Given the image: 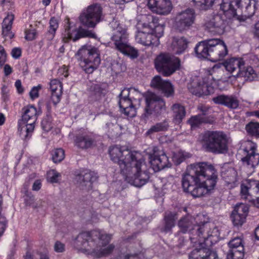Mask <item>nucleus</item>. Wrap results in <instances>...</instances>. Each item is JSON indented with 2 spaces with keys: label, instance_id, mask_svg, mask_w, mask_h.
<instances>
[{
  "label": "nucleus",
  "instance_id": "36",
  "mask_svg": "<svg viewBox=\"0 0 259 259\" xmlns=\"http://www.w3.org/2000/svg\"><path fill=\"white\" fill-rule=\"evenodd\" d=\"M13 14H8L3 20L2 23V34L6 39H11L14 37V34L11 31L12 26L14 21Z\"/></svg>",
  "mask_w": 259,
  "mask_h": 259
},
{
  "label": "nucleus",
  "instance_id": "35",
  "mask_svg": "<svg viewBox=\"0 0 259 259\" xmlns=\"http://www.w3.org/2000/svg\"><path fill=\"white\" fill-rule=\"evenodd\" d=\"M177 219L178 216L176 212H165L163 218L164 225L162 228V231L166 233L171 232L172 228L175 226Z\"/></svg>",
  "mask_w": 259,
  "mask_h": 259
},
{
  "label": "nucleus",
  "instance_id": "57",
  "mask_svg": "<svg viewBox=\"0 0 259 259\" xmlns=\"http://www.w3.org/2000/svg\"><path fill=\"white\" fill-rule=\"evenodd\" d=\"M54 248L55 251L58 253L63 252L65 251V245L59 241L55 242Z\"/></svg>",
  "mask_w": 259,
  "mask_h": 259
},
{
  "label": "nucleus",
  "instance_id": "52",
  "mask_svg": "<svg viewBox=\"0 0 259 259\" xmlns=\"http://www.w3.org/2000/svg\"><path fill=\"white\" fill-rule=\"evenodd\" d=\"M60 174L54 170L49 172L48 176V180L52 183H57Z\"/></svg>",
  "mask_w": 259,
  "mask_h": 259
},
{
  "label": "nucleus",
  "instance_id": "1",
  "mask_svg": "<svg viewBox=\"0 0 259 259\" xmlns=\"http://www.w3.org/2000/svg\"><path fill=\"white\" fill-rule=\"evenodd\" d=\"M109 153L111 160L119 165L121 174L128 183L141 187L148 182L150 172L140 153L119 145L110 147Z\"/></svg>",
  "mask_w": 259,
  "mask_h": 259
},
{
  "label": "nucleus",
  "instance_id": "53",
  "mask_svg": "<svg viewBox=\"0 0 259 259\" xmlns=\"http://www.w3.org/2000/svg\"><path fill=\"white\" fill-rule=\"evenodd\" d=\"M42 85L38 84L37 86L33 87L30 92H29V95L32 99H34L38 97L39 91L41 89Z\"/></svg>",
  "mask_w": 259,
  "mask_h": 259
},
{
  "label": "nucleus",
  "instance_id": "7",
  "mask_svg": "<svg viewBox=\"0 0 259 259\" xmlns=\"http://www.w3.org/2000/svg\"><path fill=\"white\" fill-rule=\"evenodd\" d=\"M22 111L21 120L18 122V130L21 138L27 141L31 138L34 132L39 112L34 106L31 105L24 106Z\"/></svg>",
  "mask_w": 259,
  "mask_h": 259
},
{
  "label": "nucleus",
  "instance_id": "34",
  "mask_svg": "<svg viewBox=\"0 0 259 259\" xmlns=\"http://www.w3.org/2000/svg\"><path fill=\"white\" fill-rule=\"evenodd\" d=\"M194 223V218L190 214H187L179 221L178 226L182 232L183 233L188 232L190 234L189 236H192V229L197 225L195 224Z\"/></svg>",
  "mask_w": 259,
  "mask_h": 259
},
{
  "label": "nucleus",
  "instance_id": "16",
  "mask_svg": "<svg viewBox=\"0 0 259 259\" xmlns=\"http://www.w3.org/2000/svg\"><path fill=\"white\" fill-rule=\"evenodd\" d=\"M137 32L136 35V41L144 46H157V38L154 36L149 29H148L147 22H144L141 19L136 25Z\"/></svg>",
  "mask_w": 259,
  "mask_h": 259
},
{
  "label": "nucleus",
  "instance_id": "64",
  "mask_svg": "<svg viewBox=\"0 0 259 259\" xmlns=\"http://www.w3.org/2000/svg\"><path fill=\"white\" fill-rule=\"evenodd\" d=\"M253 33L255 37L259 38V20L254 25Z\"/></svg>",
  "mask_w": 259,
  "mask_h": 259
},
{
  "label": "nucleus",
  "instance_id": "60",
  "mask_svg": "<svg viewBox=\"0 0 259 259\" xmlns=\"http://www.w3.org/2000/svg\"><path fill=\"white\" fill-rule=\"evenodd\" d=\"M36 32L34 30H29L26 31L25 38L28 40H32L35 38Z\"/></svg>",
  "mask_w": 259,
  "mask_h": 259
},
{
  "label": "nucleus",
  "instance_id": "17",
  "mask_svg": "<svg viewBox=\"0 0 259 259\" xmlns=\"http://www.w3.org/2000/svg\"><path fill=\"white\" fill-rule=\"evenodd\" d=\"M256 145L255 143L247 141L245 143V147L242 149L243 154L244 155L241 158V161L248 168L252 169L259 163V154L256 153Z\"/></svg>",
  "mask_w": 259,
  "mask_h": 259
},
{
  "label": "nucleus",
  "instance_id": "43",
  "mask_svg": "<svg viewBox=\"0 0 259 259\" xmlns=\"http://www.w3.org/2000/svg\"><path fill=\"white\" fill-rule=\"evenodd\" d=\"M245 129L247 133L252 136H259V123L251 121L246 124Z\"/></svg>",
  "mask_w": 259,
  "mask_h": 259
},
{
  "label": "nucleus",
  "instance_id": "40",
  "mask_svg": "<svg viewBox=\"0 0 259 259\" xmlns=\"http://www.w3.org/2000/svg\"><path fill=\"white\" fill-rule=\"evenodd\" d=\"M168 127L167 121L164 120L162 122H158L151 127L146 132V135L150 136L154 133L165 131Z\"/></svg>",
  "mask_w": 259,
  "mask_h": 259
},
{
  "label": "nucleus",
  "instance_id": "6",
  "mask_svg": "<svg viewBox=\"0 0 259 259\" xmlns=\"http://www.w3.org/2000/svg\"><path fill=\"white\" fill-rule=\"evenodd\" d=\"M220 236L219 228L212 224L206 222L195 225L192 229V236L189 238L193 243L198 241L199 244L208 247L215 244L219 240Z\"/></svg>",
  "mask_w": 259,
  "mask_h": 259
},
{
  "label": "nucleus",
  "instance_id": "61",
  "mask_svg": "<svg viewBox=\"0 0 259 259\" xmlns=\"http://www.w3.org/2000/svg\"><path fill=\"white\" fill-rule=\"evenodd\" d=\"M11 55L14 58L18 59L21 55V50L19 48H15L12 50Z\"/></svg>",
  "mask_w": 259,
  "mask_h": 259
},
{
  "label": "nucleus",
  "instance_id": "54",
  "mask_svg": "<svg viewBox=\"0 0 259 259\" xmlns=\"http://www.w3.org/2000/svg\"><path fill=\"white\" fill-rule=\"evenodd\" d=\"M105 90H104L100 85L96 84L94 88V92L97 98H100L105 94Z\"/></svg>",
  "mask_w": 259,
  "mask_h": 259
},
{
  "label": "nucleus",
  "instance_id": "28",
  "mask_svg": "<svg viewBox=\"0 0 259 259\" xmlns=\"http://www.w3.org/2000/svg\"><path fill=\"white\" fill-rule=\"evenodd\" d=\"M241 195L246 199L249 196L259 194V181L253 179L247 180L241 185Z\"/></svg>",
  "mask_w": 259,
  "mask_h": 259
},
{
  "label": "nucleus",
  "instance_id": "24",
  "mask_svg": "<svg viewBox=\"0 0 259 259\" xmlns=\"http://www.w3.org/2000/svg\"><path fill=\"white\" fill-rule=\"evenodd\" d=\"M142 19L143 21L147 22L148 29L154 34V37L157 38L158 44L159 38L163 34L164 26L158 23V20L157 18L150 15H143Z\"/></svg>",
  "mask_w": 259,
  "mask_h": 259
},
{
  "label": "nucleus",
  "instance_id": "12",
  "mask_svg": "<svg viewBox=\"0 0 259 259\" xmlns=\"http://www.w3.org/2000/svg\"><path fill=\"white\" fill-rule=\"evenodd\" d=\"M215 84V80L210 74L204 77L195 76L189 84L188 89L197 96H207L214 92Z\"/></svg>",
  "mask_w": 259,
  "mask_h": 259
},
{
  "label": "nucleus",
  "instance_id": "62",
  "mask_svg": "<svg viewBox=\"0 0 259 259\" xmlns=\"http://www.w3.org/2000/svg\"><path fill=\"white\" fill-rule=\"evenodd\" d=\"M15 86L17 89V92L19 94H21L23 93L24 89L22 85L21 81L20 80L18 79L16 81L15 83Z\"/></svg>",
  "mask_w": 259,
  "mask_h": 259
},
{
  "label": "nucleus",
  "instance_id": "30",
  "mask_svg": "<svg viewBox=\"0 0 259 259\" xmlns=\"http://www.w3.org/2000/svg\"><path fill=\"white\" fill-rule=\"evenodd\" d=\"M118 104L121 113L124 115L130 118L134 117L136 115L137 110L131 98H120Z\"/></svg>",
  "mask_w": 259,
  "mask_h": 259
},
{
  "label": "nucleus",
  "instance_id": "9",
  "mask_svg": "<svg viewBox=\"0 0 259 259\" xmlns=\"http://www.w3.org/2000/svg\"><path fill=\"white\" fill-rule=\"evenodd\" d=\"M80 66L87 73H92L100 64V52L91 45L82 46L77 52Z\"/></svg>",
  "mask_w": 259,
  "mask_h": 259
},
{
  "label": "nucleus",
  "instance_id": "44",
  "mask_svg": "<svg viewBox=\"0 0 259 259\" xmlns=\"http://www.w3.org/2000/svg\"><path fill=\"white\" fill-rule=\"evenodd\" d=\"M51 155L53 162L54 163H58L64 159L65 152L62 148H57L52 151Z\"/></svg>",
  "mask_w": 259,
  "mask_h": 259
},
{
  "label": "nucleus",
  "instance_id": "38",
  "mask_svg": "<svg viewBox=\"0 0 259 259\" xmlns=\"http://www.w3.org/2000/svg\"><path fill=\"white\" fill-rule=\"evenodd\" d=\"M174 122L180 124L186 116V110L184 106L180 104H175L171 107Z\"/></svg>",
  "mask_w": 259,
  "mask_h": 259
},
{
  "label": "nucleus",
  "instance_id": "32",
  "mask_svg": "<svg viewBox=\"0 0 259 259\" xmlns=\"http://www.w3.org/2000/svg\"><path fill=\"white\" fill-rule=\"evenodd\" d=\"M221 177L224 180L226 185L229 188H233L236 186L238 178L237 172L235 168H223L221 171Z\"/></svg>",
  "mask_w": 259,
  "mask_h": 259
},
{
  "label": "nucleus",
  "instance_id": "21",
  "mask_svg": "<svg viewBox=\"0 0 259 259\" xmlns=\"http://www.w3.org/2000/svg\"><path fill=\"white\" fill-rule=\"evenodd\" d=\"M148 6L153 12L160 15H167L172 6L169 0H148Z\"/></svg>",
  "mask_w": 259,
  "mask_h": 259
},
{
  "label": "nucleus",
  "instance_id": "4",
  "mask_svg": "<svg viewBox=\"0 0 259 259\" xmlns=\"http://www.w3.org/2000/svg\"><path fill=\"white\" fill-rule=\"evenodd\" d=\"M194 50L198 58L206 59L211 62L223 60L228 53L226 44L219 38L201 41L196 45Z\"/></svg>",
  "mask_w": 259,
  "mask_h": 259
},
{
  "label": "nucleus",
  "instance_id": "18",
  "mask_svg": "<svg viewBox=\"0 0 259 259\" xmlns=\"http://www.w3.org/2000/svg\"><path fill=\"white\" fill-rule=\"evenodd\" d=\"M205 26L210 32L223 34L226 27L223 15L218 13L210 15L206 20Z\"/></svg>",
  "mask_w": 259,
  "mask_h": 259
},
{
  "label": "nucleus",
  "instance_id": "33",
  "mask_svg": "<svg viewBox=\"0 0 259 259\" xmlns=\"http://www.w3.org/2000/svg\"><path fill=\"white\" fill-rule=\"evenodd\" d=\"M95 143V139L91 134L82 133L77 135L74 139L75 145L82 149L92 147Z\"/></svg>",
  "mask_w": 259,
  "mask_h": 259
},
{
  "label": "nucleus",
  "instance_id": "2",
  "mask_svg": "<svg viewBox=\"0 0 259 259\" xmlns=\"http://www.w3.org/2000/svg\"><path fill=\"white\" fill-rule=\"evenodd\" d=\"M189 173L182 177V185L185 192L194 197H200L213 189L218 179L216 170L206 162L193 163Z\"/></svg>",
  "mask_w": 259,
  "mask_h": 259
},
{
  "label": "nucleus",
  "instance_id": "48",
  "mask_svg": "<svg viewBox=\"0 0 259 259\" xmlns=\"http://www.w3.org/2000/svg\"><path fill=\"white\" fill-rule=\"evenodd\" d=\"M50 85L52 93L58 92L60 90V92H62V85L59 80L57 79H54L51 80L50 83Z\"/></svg>",
  "mask_w": 259,
  "mask_h": 259
},
{
  "label": "nucleus",
  "instance_id": "26",
  "mask_svg": "<svg viewBox=\"0 0 259 259\" xmlns=\"http://www.w3.org/2000/svg\"><path fill=\"white\" fill-rule=\"evenodd\" d=\"M201 114L191 117L189 122L192 126H196L202 123L212 124L215 119L213 116L209 115V109L205 107L199 108Z\"/></svg>",
  "mask_w": 259,
  "mask_h": 259
},
{
  "label": "nucleus",
  "instance_id": "31",
  "mask_svg": "<svg viewBox=\"0 0 259 259\" xmlns=\"http://www.w3.org/2000/svg\"><path fill=\"white\" fill-rule=\"evenodd\" d=\"M97 179L98 176L96 172L87 170L84 174H81L78 176L81 189L85 190H91L93 183Z\"/></svg>",
  "mask_w": 259,
  "mask_h": 259
},
{
  "label": "nucleus",
  "instance_id": "25",
  "mask_svg": "<svg viewBox=\"0 0 259 259\" xmlns=\"http://www.w3.org/2000/svg\"><path fill=\"white\" fill-rule=\"evenodd\" d=\"M244 64V61L242 58H231L226 60L222 64L219 63L214 65L212 69L215 71L223 65L227 71L232 73L236 70L239 72Z\"/></svg>",
  "mask_w": 259,
  "mask_h": 259
},
{
  "label": "nucleus",
  "instance_id": "14",
  "mask_svg": "<svg viewBox=\"0 0 259 259\" xmlns=\"http://www.w3.org/2000/svg\"><path fill=\"white\" fill-rule=\"evenodd\" d=\"M102 20V8L94 4L88 7L79 16L80 23L88 28H94Z\"/></svg>",
  "mask_w": 259,
  "mask_h": 259
},
{
  "label": "nucleus",
  "instance_id": "42",
  "mask_svg": "<svg viewBox=\"0 0 259 259\" xmlns=\"http://www.w3.org/2000/svg\"><path fill=\"white\" fill-rule=\"evenodd\" d=\"M190 157V154L187 152L183 151H180L173 154L172 159L176 165H179L184 161L187 158Z\"/></svg>",
  "mask_w": 259,
  "mask_h": 259
},
{
  "label": "nucleus",
  "instance_id": "23",
  "mask_svg": "<svg viewBox=\"0 0 259 259\" xmlns=\"http://www.w3.org/2000/svg\"><path fill=\"white\" fill-rule=\"evenodd\" d=\"M248 212V207L243 204L236 205L231 215L234 226L240 227L245 222Z\"/></svg>",
  "mask_w": 259,
  "mask_h": 259
},
{
  "label": "nucleus",
  "instance_id": "11",
  "mask_svg": "<svg viewBox=\"0 0 259 259\" xmlns=\"http://www.w3.org/2000/svg\"><path fill=\"white\" fill-rule=\"evenodd\" d=\"M154 64L158 72L164 76H169L179 69L180 60L169 53H161L155 58Z\"/></svg>",
  "mask_w": 259,
  "mask_h": 259
},
{
  "label": "nucleus",
  "instance_id": "58",
  "mask_svg": "<svg viewBox=\"0 0 259 259\" xmlns=\"http://www.w3.org/2000/svg\"><path fill=\"white\" fill-rule=\"evenodd\" d=\"M7 55L3 47L0 46V66H2L6 61Z\"/></svg>",
  "mask_w": 259,
  "mask_h": 259
},
{
  "label": "nucleus",
  "instance_id": "41",
  "mask_svg": "<svg viewBox=\"0 0 259 259\" xmlns=\"http://www.w3.org/2000/svg\"><path fill=\"white\" fill-rule=\"evenodd\" d=\"M49 24V29L48 32L49 38L50 39H53L59 27V20L54 17H52L50 20Z\"/></svg>",
  "mask_w": 259,
  "mask_h": 259
},
{
  "label": "nucleus",
  "instance_id": "29",
  "mask_svg": "<svg viewBox=\"0 0 259 259\" xmlns=\"http://www.w3.org/2000/svg\"><path fill=\"white\" fill-rule=\"evenodd\" d=\"M212 101L215 104L224 105L231 109H236L239 105L237 98L233 96L221 95L213 98Z\"/></svg>",
  "mask_w": 259,
  "mask_h": 259
},
{
  "label": "nucleus",
  "instance_id": "22",
  "mask_svg": "<svg viewBox=\"0 0 259 259\" xmlns=\"http://www.w3.org/2000/svg\"><path fill=\"white\" fill-rule=\"evenodd\" d=\"M151 86L161 92L166 97L172 96L174 93L171 82L168 80H163L159 75L153 78L151 81Z\"/></svg>",
  "mask_w": 259,
  "mask_h": 259
},
{
  "label": "nucleus",
  "instance_id": "27",
  "mask_svg": "<svg viewBox=\"0 0 259 259\" xmlns=\"http://www.w3.org/2000/svg\"><path fill=\"white\" fill-rule=\"evenodd\" d=\"M217 257L215 251L204 247L202 243L199 244L198 247L193 249L189 255V259H215Z\"/></svg>",
  "mask_w": 259,
  "mask_h": 259
},
{
  "label": "nucleus",
  "instance_id": "49",
  "mask_svg": "<svg viewBox=\"0 0 259 259\" xmlns=\"http://www.w3.org/2000/svg\"><path fill=\"white\" fill-rule=\"evenodd\" d=\"M41 125L44 131L47 132L50 131L53 127L51 117L47 116L44 118L41 121Z\"/></svg>",
  "mask_w": 259,
  "mask_h": 259
},
{
  "label": "nucleus",
  "instance_id": "5",
  "mask_svg": "<svg viewBox=\"0 0 259 259\" xmlns=\"http://www.w3.org/2000/svg\"><path fill=\"white\" fill-rule=\"evenodd\" d=\"M200 137L202 147L205 151L213 154L227 152L228 138L224 132L206 131L201 135Z\"/></svg>",
  "mask_w": 259,
  "mask_h": 259
},
{
  "label": "nucleus",
  "instance_id": "45",
  "mask_svg": "<svg viewBox=\"0 0 259 259\" xmlns=\"http://www.w3.org/2000/svg\"><path fill=\"white\" fill-rule=\"evenodd\" d=\"M230 250H239L244 251V246L242 244V240L237 237L232 239L228 243Z\"/></svg>",
  "mask_w": 259,
  "mask_h": 259
},
{
  "label": "nucleus",
  "instance_id": "56",
  "mask_svg": "<svg viewBox=\"0 0 259 259\" xmlns=\"http://www.w3.org/2000/svg\"><path fill=\"white\" fill-rule=\"evenodd\" d=\"M7 227V221L5 217H0V238L3 236Z\"/></svg>",
  "mask_w": 259,
  "mask_h": 259
},
{
  "label": "nucleus",
  "instance_id": "8",
  "mask_svg": "<svg viewBox=\"0 0 259 259\" xmlns=\"http://www.w3.org/2000/svg\"><path fill=\"white\" fill-rule=\"evenodd\" d=\"M116 23L117 22L113 21L110 24L115 30L111 39L114 42L115 49L132 59L137 58L139 55L138 51L129 44L126 30L120 26L118 23L115 28V25Z\"/></svg>",
  "mask_w": 259,
  "mask_h": 259
},
{
  "label": "nucleus",
  "instance_id": "39",
  "mask_svg": "<svg viewBox=\"0 0 259 259\" xmlns=\"http://www.w3.org/2000/svg\"><path fill=\"white\" fill-rule=\"evenodd\" d=\"M236 75L238 77H243L246 80L252 81L256 77L257 74L253 68L250 66H243L239 72H237Z\"/></svg>",
  "mask_w": 259,
  "mask_h": 259
},
{
  "label": "nucleus",
  "instance_id": "59",
  "mask_svg": "<svg viewBox=\"0 0 259 259\" xmlns=\"http://www.w3.org/2000/svg\"><path fill=\"white\" fill-rule=\"evenodd\" d=\"M58 74L59 76H62V78L63 77H67L68 76V69L66 66H63L60 68L58 70Z\"/></svg>",
  "mask_w": 259,
  "mask_h": 259
},
{
  "label": "nucleus",
  "instance_id": "13",
  "mask_svg": "<svg viewBox=\"0 0 259 259\" xmlns=\"http://www.w3.org/2000/svg\"><path fill=\"white\" fill-rule=\"evenodd\" d=\"M146 106L141 118L147 121L153 116H158L166 111L165 102L160 97L153 93H148L145 96Z\"/></svg>",
  "mask_w": 259,
  "mask_h": 259
},
{
  "label": "nucleus",
  "instance_id": "37",
  "mask_svg": "<svg viewBox=\"0 0 259 259\" xmlns=\"http://www.w3.org/2000/svg\"><path fill=\"white\" fill-rule=\"evenodd\" d=\"M188 41L184 37H174L171 44L173 52L180 55L184 52L187 48Z\"/></svg>",
  "mask_w": 259,
  "mask_h": 259
},
{
  "label": "nucleus",
  "instance_id": "47",
  "mask_svg": "<svg viewBox=\"0 0 259 259\" xmlns=\"http://www.w3.org/2000/svg\"><path fill=\"white\" fill-rule=\"evenodd\" d=\"M244 255V251L229 250L227 255V259H243Z\"/></svg>",
  "mask_w": 259,
  "mask_h": 259
},
{
  "label": "nucleus",
  "instance_id": "10",
  "mask_svg": "<svg viewBox=\"0 0 259 259\" xmlns=\"http://www.w3.org/2000/svg\"><path fill=\"white\" fill-rule=\"evenodd\" d=\"M246 5L245 12L248 17L252 16L255 11L257 2L255 0H243ZM243 6L242 0H222L221 9L224 15L231 19L237 16V9Z\"/></svg>",
  "mask_w": 259,
  "mask_h": 259
},
{
  "label": "nucleus",
  "instance_id": "63",
  "mask_svg": "<svg viewBox=\"0 0 259 259\" xmlns=\"http://www.w3.org/2000/svg\"><path fill=\"white\" fill-rule=\"evenodd\" d=\"M130 92L129 89H124L119 95V99L129 98Z\"/></svg>",
  "mask_w": 259,
  "mask_h": 259
},
{
  "label": "nucleus",
  "instance_id": "50",
  "mask_svg": "<svg viewBox=\"0 0 259 259\" xmlns=\"http://www.w3.org/2000/svg\"><path fill=\"white\" fill-rule=\"evenodd\" d=\"M1 94L2 100L6 103L8 102L10 100V90L6 85L2 86Z\"/></svg>",
  "mask_w": 259,
  "mask_h": 259
},
{
  "label": "nucleus",
  "instance_id": "19",
  "mask_svg": "<svg viewBox=\"0 0 259 259\" xmlns=\"http://www.w3.org/2000/svg\"><path fill=\"white\" fill-rule=\"evenodd\" d=\"M149 158L151 166L155 171L162 170L165 167H170L171 165L168 157L163 151L157 153L154 150L153 153L150 155Z\"/></svg>",
  "mask_w": 259,
  "mask_h": 259
},
{
  "label": "nucleus",
  "instance_id": "3",
  "mask_svg": "<svg viewBox=\"0 0 259 259\" xmlns=\"http://www.w3.org/2000/svg\"><path fill=\"white\" fill-rule=\"evenodd\" d=\"M112 238L111 234L101 230H93L80 233L74 241L76 248L93 257L100 258L110 254L114 250L113 244L107 247Z\"/></svg>",
  "mask_w": 259,
  "mask_h": 259
},
{
  "label": "nucleus",
  "instance_id": "55",
  "mask_svg": "<svg viewBox=\"0 0 259 259\" xmlns=\"http://www.w3.org/2000/svg\"><path fill=\"white\" fill-rule=\"evenodd\" d=\"M61 95L62 92H60V90L52 93L51 99L54 105H57L60 101Z\"/></svg>",
  "mask_w": 259,
  "mask_h": 259
},
{
  "label": "nucleus",
  "instance_id": "20",
  "mask_svg": "<svg viewBox=\"0 0 259 259\" xmlns=\"http://www.w3.org/2000/svg\"><path fill=\"white\" fill-rule=\"evenodd\" d=\"M67 25L65 28L64 35L68 39L75 41L81 38L93 37L94 34L91 31L79 27L78 29L73 28L69 19H67Z\"/></svg>",
  "mask_w": 259,
  "mask_h": 259
},
{
  "label": "nucleus",
  "instance_id": "15",
  "mask_svg": "<svg viewBox=\"0 0 259 259\" xmlns=\"http://www.w3.org/2000/svg\"><path fill=\"white\" fill-rule=\"evenodd\" d=\"M195 18L196 14L193 9L188 8L179 12L174 17L173 27L180 32L187 30L194 23Z\"/></svg>",
  "mask_w": 259,
  "mask_h": 259
},
{
  "label": "nucleus",
  "instance_id": "51",
  "mask_svg": "<svg viewBox=\"0 0 259 259\" xmlns=\"http://www.w3.org/2000/svg\"><path fill=\"white\" fill-rule=\"evenodd\" d=\"M24 201L26 206H31L34 202V198L31 192L26 191L23 196Z\"/></svg>",
  "mask_w": 259,
  "mask_h": 259
},
{
  "label": "nucleus",
  "instance_id": "46",
  "mask_svg": "<svg viewBox=\"0 0 259 259\" xmlns=\"http://www.w3.org/2000/svg\"><path fill=\"white\" fill-rule=\"evenodd\" d=\"M196 6L200 10H206L211 7L214 0H193Z\"/></svg>",
  "mask_w": 259,
  "mask_h": 259
}]
</instances>
